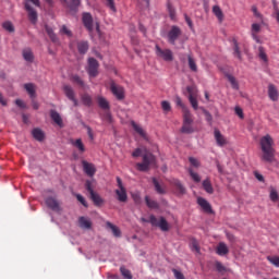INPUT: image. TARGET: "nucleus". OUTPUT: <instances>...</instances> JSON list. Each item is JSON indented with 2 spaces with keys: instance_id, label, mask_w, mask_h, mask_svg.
<instances>
[{
  "instance_id": "obj_1",
  "label": "nucleus",
  "mask_w": 279,
  "mask_h": 279,
  "mask_svg": "<svg viewBox=\"0 0 279 279\" xmlns=\"http://www.w3.org/2000/svg\"><path fill=\"white\" fill-rule=\"evenodd\" d=\"M260 149L263 151L262 160L264 162H274L276 150L274 149V138L267 134L259 141Z\"/></svg>"
},
{
  "instance_id": "obj_2",
  "label": "nucleus",
  "mask_w": 279,
  "mask_h": 279,
  "mask_svg": "<svg viewBox=\"0 0 279 279\" xmlns=\"http://www.w3.org/2000/svg\"><path fill=\"white\" fill-rule=\"evenodd\" d=\"M142 221L144 223H149L154 228H158L161 230V232H169L170 230V226H169V222L167 221V219L165 217H160L159 219L156 218V216L154 215H150L149 216V219H145V218H142Z\"/></svg>"
},
{
  "instance_id": "obj_3",
  "label": "nucleus",
  "mask_w": 279,
  "mask_h": 279,
  "mask_svg": "<svg viewBox=\"0 0 279 279\" xmlns=\"http://www.w3.org/2000/svg\"><path fill=\"white\" fill-rule=\"evenodd\" d=\"M26 2H24V10H26L27 12V16H28V21H31V23L33 25H36V23H38V11H36V9H34L32 7L31 3H33V5H36V8H40V0H25Z\"/></svg>"
},
{
  "instance_id": "obj_4",
  "label": "nucleus",
  "mask_w": 279,
  "mask_h": 279,
  "mask_svg": "<svg viewBox=\"0 0 279 279\" xmlns=\"http://www.w3.org/2000/svg\"><path fill=\"white\" fill-rule=\"evenodd\" d=\"M143 162H137L136 163V169L137 171H149L150 167L153 165H156V156L154 154L146 151L145 154L142 155Z\"/></svg>"
},
{
  "instance_id": "obj_5",
  "label": "nucleus",
  "mask_w": 279,
  "mask_h": 279,
  "mask_svg": "<svg viewBox=\"0 0 279 279\" xmlns=\"http://www.w3.org/2000/svg\"><path fill=\"white\" fill-rule=\"evenodd\" d=\"M182 134H193V114H191V110H185L183 113V125L181 128Z\"/></svg>"
},
{
  "instance_id": "obj_6",
  "label": "nucleus",
  "mask_w": 279,
  "mask_h": 279,
  "mask_svg": "<svg viewBox=\"0 0 279 279\" xmlns=\"http://www.w3.org/2000/svg\"><path fill=\"white\" fill-rule=\"evenodd\" d=\"M155 52L158 58H161L166 62H172L173 61V52L171 49H163L160 48V46H155Z\"/></svg>"
},
{
  "instance_id": "obj_7",
  "label": "nucleus",
  "mask_w": 279,
  "mask_h": 279,
  "mask_svg": "<svg viewBox=\"0 0 279 279\" xmlns=\"http://www.w3.org/2000/svg\"><path fill=\"white\" fill-rule=\"evenodd\" d=\"M181 36H182V29L180 28V26L173 25L171 26L170 32H168L167 34L168 43L170 45H175V41Z\"/></svg>"
},
{
  "instance_id": "obj_8",
  "label": "nucleus",
  "mask_w": 279,
  "mask_h": 279,
  "mask_svg": "<svg viewBox=\"0 0 279 279\" xmlns=\"http://www.w3.org/2000/svg\"><path fill=\"white\" fill-rule=\"evenodd\" d=\"M87 73L89 77H97V75H99V61H97V59H88Z\"/></svg>"
},
{
  "instance_id": "obj_9",
  "label": "nucleus",
  "mask_w": 279,
  "mask_h": 279,
  "mask_svg": "<svg viewBox=\"0 0 279 279\" xmlns=\"http://www.w3.org/2000/svg\"><path fill=\"white\" fill-rule=\"evenodd\" d=\"M110 90L119 101H123V99H125V89L117 85L114 82L110 83Z\"/></svg>"
},
{
  "instance_id": "obj_10",
  "label": "nucleus",
  "mask_w": 279,
  "mask_h": 279,
  "mask_svg": "<svg viewBox=\"0 0 279 279\" xmlns=\"http://www.w3.org/2000/svg\"><path fill=\"white\" fill-rule=\"evenodd\" d=\"M46 206L50 208V210H53L54 213H60V202L53 196L46 198Z\"/></svg>"
},
{
  "instance_id": "obj_11",
  "label": "nucleus",
  "mask_w": 279,
  "mask_h": 279,
  "mask_svg": "<svg viewBox=\"0 0 279 279\" xmlns=\"http://www.w3.org/2000/svg\"><path fill=\"white\" fill-rule=\"evenodd\" d=\"M197 204H198V206H201V208L204 210V213H206L207 215H213V213H214L213 206L210 205V203H208V201H206V198L198 197Z\"/></svg>"
},
{
  "instance_id": "obj_12",
  "label": "nucleus",
  "mask_w": 279,
  "mask_h": 279,
  "mask_svg": "<svg viewBox=\"0 0 279 279\" xmlns=\"http://www.w3.org/2000/svg\"><path fill=\"white\" fill-rule=\"evenodd\" d=\"M83 165V171L86 173V175H88L89 178H93V175H95V173H97V169L95 168V165L83 160L82 161Z\"/></svg>"
},
{
  "instance_id": "obj_13",
  "label": "nucleus",
  "mask_w": 279,
  "mask_h": 279,
  "mask_svg": "<svg viewBox=\"0 0 279 279\" xmlns=\"http://www.w3.org/2000/svg\"><path fill=\"white\" fill-rule=\"evenodd\" d=\"M214 136L218 147H223L228 145V140L226 138V136H223V134H221V131L215 129Z\"/></svg>"
},
{
  "instance_id": "obj_14",
  "label": "nucleus",
  "mask_w": 279,
  "mask_h": 279,
  "mask_svg": "<svg viewBox=\"0 0 279 279\" xmlns=\"http://www.w3.org/2000/svg\"><path fill=\"white\" fill-rule=\"evenodd\" d=\"M78 226L82 230H90V228H93V222L87 217L82 216L78 218Z\"/></svg>"
},
{
  "instance_id": "obj_15",
  "label": "nucleus",
  "mask_w": 279,
  "mask_h": 279,
  "mask_svg": "<svg viewBox=\"0 0 279 279\" xmlns=\"http://www.w3.org/2000/svg\"><path fill=\"white\" fill-rule=\"evenodd\" d=\"M97 104L101 110H110V101L104 96H97Z\"/></svg>"
},
{
  "instance_id": "obj_16",
  "label": "nucleus",
  "mask_w": 279,
  "mask_h": 279,
  "mask_svg": "<svg viewBox=\"0 0 279 279\" xmlns=\"http://www.w3.org/2000/svg\"><path fill=\"white\" fill-rule=\"evenodd\" d=\"M268 97L271 101H278L279 93L274 84L268 85Z\"/></svg>"
},
{
  "instance_id": "obj_17",
  "label": "nucleus",
  "mask_w": 279,
  "mask_h": 279,
  "mask_svg": "<svg viewBox=\"0 0 279 279\" xmlns=\"http://www.w3.org/2000/svg\"><path fill=\"white\" fill-rule=\"evenodd\" d=\"M50 119H52V121L57 125H59V128H64V123L62 122V117L60 116V113H58V111L51 110L50 111Z\"/></svg>"
},
{
  "instance_id": "obj_18",
  "label": "nucleus",
  "mask_w": 279,
  "mask_h": 279,
  "mask_svg": "<svg viewBox=\"0 0 279 279\" xmlns=\"http://www.w3.org/2000/svg\"><path fill=\"white\" fill-rule=\"evenodd\" d=\"M24 89L29 95L31 99H36V85L34 83L24 84Z\"/></svg>"
},
{
  "instance_id": "obj_19",
  "label": "nucleus",
  "mask_w": 279,
  "mask_h": 279,
  "mask_svg": "<svg viewBox=\"0 0 279 279\" xmlns=\"http://www.w3.org/2000/svg\"><path fill=\"white\" fill-rule=\"evenodd\" d=\"M83 24L85 25L86 29H88V32H92V29H93V15H90V13H84L83 14Z\"/></svg>"
},
{
  "instance_id": "obj_20",
  "label": "nucleus",
  "mask_w": 279,
  "mask_h": 279,
  "mask_svg": "<svg viewBox=\"0 0 279 279\" xmlns=\"http://www.w3.org/2000/svg\"><path fill=\"white\" fill-rule=\"evenodd\" d=\"M172 185L174 186L177 191V195H186V187L180 182V180H174L172 182Z\"/></svg>"
},
{
  "instance_id": "obj_21",
  "label": "nucleus",
  "mask_w": 279,
  "mask_h": 279,
  "mask_svg": "<svg viewBox=\"0 0 279 279\" xmlns=\"http://www.w3.org/2000/svg\"><path fill=\"white\" fill-rule=\"evenodd\" d=\"M229 253L230 250L228 248V245H226L223 242H220L216 248V254H218V256H226Z\"/></svg>"
},
{
  "instance_id": "obj_22",
  "label": "nucleus",
  "mask_w": 279,
  "mask_h": 279,
  "mask_svg": "<svg viewBox=\"0 0 279 279\" xmlns=\"http://www.w3.org/2000/svg\"><path fill=\"white\" fill-rule=\"evenodd\" d=\"M22 56L26 62H34V52L32 51V48L23 49Z\"/></svg>"
},
{
  "instance_id": "obj_23",
  "label": "nucleus",
  "mask_w": 279,
  "mask_h": 279,
  "mask_svg": "<svg viewBox=\"0 0 279 279\" xmlns=\"http://www.w3.org/2000/svg\"><path fill=\"white\" fill-rule=\"evenodd\" d=\"M45 29H46V34H48L50 40L52 43H60V39H58V36L56 35V33H53V28H51L49 25H45Z\"/></svg>"
},
{
  "instance_id": "obj_24",
  "label": "nucleus",
  "mask_w": 279,
  "mask_h": 279,
  "mask_svg": "<svg viewBox=\"0 0 279 279\" xmlns=\"http://www.w3.org/2000/svg\"><path fill=\"white\" fill-rule=\"evenodd\" d=\"M89 198L95 206H101V204H104V198H101V196L96 192H92V194H89Z\"/></svg>"
},
{
  "instance_id": "obj_25",
  "label": "nucleus",
  "mask_w": 279,
  "mask_h": 279,
  "mask_svg": "<svg viewBox=\"0 0 279 279\" xmlns=\"http://www.w3.org/2000/svg\"><path fill=\"white\" fill-rule=\"evenodd\" d=\"M116 195L118 197V202H122V203L128 202V191L125 189L116 190Z\"/></svg>"
},
{
  "instance_id": "obj_26",
  "label": "nucleus",
  "mask_w": 279,
  "mask_h": 279,
  "mask_svg": "<svg viewBox=\"0 0 279 279\" xmlns=\"http://www.w3.org/2000/svg\"><path fill=\"white\" fill-rule=\"evenodd\" d=\"M33 137L35 138V141H38L39 143H41V141H45V132H43V130L40 129H34L32 131Z\"/></svg>"
},
{
  "instance_id": "obj_27",
  "label": "nucleus",
  "mask_w": 279,
  "mask_h": 279,
  "mask_svg": "<svg viewBox=\"0 0 279 279\" xmlns=\"http://www.w3.org/2000/svg\"><path fill=\"white\" fill-rule=\"evenodd\" d=\"M63 93L68 99H73L75 97V89L71 85H64L63 86Z\"/></svg>"
},
{
  "instance_id": "obj_28",
  "label": "nucleus",
  "mask_w": 279,
  "mask_h": 279,
  "mask_svg": "<svg viewBox=\"0 0 279 279\" xmlns=\"http://www.w3.org/2000/svg\"><path fill=\"white\" fill-rule=\"evenodd\" d=\"M80 0H71L68 2V4H64L65 8H69L70 12H77V9L80 8Z\"/></svg>"
},
{
  "instance_id": "obj_29",
  "label": "nucleus",
  "mask_w": 279,
  "mask_h": 279,
  "mask_svg": "<svg viewBox=\"0 0 279 279\" xmlns=\"http://www.w3.org/2000/svg\"><path fill=\"white\" fill-rule=\"evenodd\" d=\"M203 189L209 195H213L215 193V189L213 187V183H210V179H206L203 181Z\"/></svg>"
},
{
  "instance_id": "obj_30",
  "label": "nucleus",
  "mask_w": 279,
  "mask_h": 279,
  "mask_svg": "<svg viewBox=\"0 0 279 279\" xmlns=\"http://www.w3.org/2000/svg\"><path fill=\"white\" fill-rule=\"evenodd\" d=\"M81 100L83 106H86L87 108H90V106H93V97L88 94H83L81 96Z\"/></svg>"
},
{
  "instance_id": "obj_31",
  "label": "nucleus",
  "mask_w": 279,
  "mask_h": 279,
  "mask_svg": "<svg viewBox=\"0 0 279 279\" xmlns=\"http://www.w3.org/2000/svg\"><path fill=\"white\" fill-rule=\"evenodd\" d=\"M232 43H233V56L238 58V60H243V57L241 56V48H239V41H236V39H233Z\"/></svg>"
},
{
  "instance_id": "obj_32",
  "label": "nucleus",
  "mask_w": 279,
  "mask_h": 279,
  "mask_svg": "<svg viewBox=\"0 0 279 279\" xmlns=\"http://www.w3.org/2000/svg\"><path fill=\"white\" fill-rule=\"evenodd\" d=\"M187 64L191 71L193 73H197V63L195 62V59L193 58L192 54H187Z\"/></svg>"
},
{
  "instance_id": "obj_33",
  "label": "nucleus",
  "mask_w": 279,
  "mask_h": 279,
  "mask_svg": "<svg viewBox=\"0 0 279 279\" xmlns=\"http://www.w3.org/2000/svg\"><path fill=\"white\" fill-rule=\"evenodd\" d=\"M213 12H214L215 16H217L218 21L220 23H222L223 22V11H221V8L219 5H214Z\"/></svg>"
},
{
  "instance_id": "obj_34",
  "label": "nucleus",
  "mask_w": 279,
  "mask_h": 279,
  "mask_svg": "<svg viewBox=\"0 0 279 279\" xmlns=\"http://www.w3.org/2000/svg\"><path fill=\"white\" fill-rule=\"evenodd\" d=\"M72 145L81 151V154H84L86 151V147L84 146V143L82 142V138H77L76 141L72 142Z\"/></svg>"
},
{
  "instance_id": "obj_35",
  "label": "nucleus",
  "mask_w": 279,
  "mask_h": 279,
  "mask_svg": "<svg viewBox=\"0 0 279 279\" xmlns=\"http://www.w3.org/2000/svg\"><path fill=\"white\" fill-rule=\"evenodd\" d=\"M78 53L84 54L88 51V41H78L77 43Z\"/></svg>"
},
{
  "instance_id": "obj_36",
  "label": "nucleus",
  "mask_w": 279,
  "mask_h": 279,
  "mask_svg": "<svg viewBox=\"0 0 279 279\" xmlns=\"http://www.w3.org/2000/svg\"><path fill=\"white\" fill-rule=\"evenodd\" d=\"M71 82H73V84H77V86H81V88H84L86 86L82 77H80V75L77 74L71 76Z\"/></svg>"
},
{
  "instance_id": "obj_37",
  "label": "nucleus",
  "mask_w": 279,
  "mask_h": 279,
  "mask_svg": "<svg viewBox=\"0 0 279 279\" xmlns=\"http://www.w3.org/2000/svg\"><path fill=\"white\" fill-rule=\"evenodd\" d=\"M227 80H228V82H230L231 87L234 90H239V82L236 81V78L232 74H227Z\"/></svg>"
},
{
  "instance_id": "obj_38",
  "label": "nucleus",
  "mask_w": 279,
  "mask_h": 279,
  "mask_svg": "<svg viewBox=\"0 0 279 279\" xmlns=\"http://www.w3.org/2000/svg\"><path fill=\"white\" fill-rule=\"evenodd\" d=\"M106 225H107V228H110L114 236H121V230L117 226L112 225V222L110 221H108Z\"/></svg>"
},
{
  "instance_id": "obj_39",
  "label": "nucleus",
  "mask_w": 279,
  "mask_h": 279,
  "mask_svg": "<svg viewBox=\"0 0 279 279\" xmlns=\"http://www.w3.org/2000/svg\"><path fill=\"white\" fill-rule=\"evenodd\" d=\"M131 125H132L133 130H135V132L137 134H140V136H142L143 138H145L147 136V134L145 133L143 128H141V125L136 124V122H132Z\"/></svg>"
},
{
  "instance_id": "obj_40",
  "label": "nucleus",
  "mask_w": 279,
  "mask_h": 279,
  "mask_svg": "<svg viewBox=\"0 0 279 279\" xmlns=\"http://www.w3.org/2000/svg\"><path fill=\"white\" fill-rule=\"evenodd\" d=\"M145 203L151 209H158L160 207L158 202L150 199L149 196H145Z\"/></svg>"
},
{
  "instance_id": "obj_41",
  "label": "nucleus",
  "mask_w": 279,
  "mask_h": 279,
  "mask_svg": "<svg viewBox=\"0 0 279 279\" xmlns=\"http://www.w3.org/2000/svg\"><path fill=\"white\" fill-rule=\"evenodd\" d=\"M153 184L155 186V191L159 193V195H165V189L160 186V183H158V180H156V178L153 179Z\"/></svg>"
},
{
  "instance_id": "obj_42",
  "label": "nucleus",
  "mask_w": 279,
  "mask_h": 279,
  "mask_svg": "<svg viewBox=\"0 0 279 279\" xmlns=\"http://www.w3.org/2000/svg\"><path fill=\"white\" fill-rule=\"evenodd\" d=\"M175 104H177V106H179V108H182L183 114H186V110H189V108H186V105H184V102L182 101V98H180V96L175 97Z\"/></svg>"
},
{
  "instance_id": "obj_43",
  "label": "nucleus",
  "mask_w": 279,
  "mask_h": 279,
  "mask_svg": "<svg viewBox=\"0 0 279 279\" xmlns=\"http://www.w3.org/2000/svg\"><path fill=\"white\" fill-rule=\"evenodd\" d=\"M186 90L189 93L187 97H197V87L195 85L187 86Z\"/></svg>"
},
{
  "instance_id": "obj_44",
  "label": "nucleus",
  "mask_w": 279,
  "mask_h": 279,
  "mask_svg": "<svg viewBox=\"0 0 279 279\" xmlns=\"http://www.w3.org/2000/svg\"><path fill=\"white\" fill-rule=\"evenodd\" d=\"M2 27L3 29H5L7 32H10V34L14 33V25L12 24V22L7 21L2 23Z\"/></svg>"
},
{
  "instance_id": "obj_45",
  "label": "nucleus",
  "mask_w": 279,
  "mask_h": 279,
  "mask_svg": "<svg viewBox=\"0 0 279 279\" xmlns=\"http://www.w3.org/2000/svg\"><path fill=\"white\" fill-rule=\"evenodd\" d=\"M215 268L218 271V274H226L228 271V269L226 268V266H223V264H221V262H216Z\"/></svg>"
},
{
  "instance_id": "obj_46",
  "label": "nucleus",
  "mask_w": 279,
  "mask_h": 279,
  "mask_svg": "<svg viewBox=\"0 0 279 279\" xmlns=\"http://www.w3.org/2000/svg\"><path fill=\"white\" fill-rule=\"evenodd\" d=\"M60 34L68 36V38H72L73 37V33L71 32V29H69L66 27V25H62L60 28Z\"/></svg>"
},
{
  "instance_id": "obj_47",
  "label": "nucleus",
  "mask_w": 279,
  "mask_h": 279,
  "mask_svg": "<svg viewBox=\"0 0 279 279\" xmlns=\"http://www.w3.org/2000/svg\"><path fill=\"white\" fill-rule=\"evenodd\" d=\"M267 260L270 263V265H274V267L279 268V256H267Z\"/></svg>"
},
{
  "instance_id": "obj_48",
  "label": "nucleus",
  "mask_w": 279,
  "mask_h": 279,
  "mask_svg": "<svg viewBox=\"0 0 279 279\" xmlns=\"http://www.w3.org/2000/svg\"><path fill=\"white\" fill-rule=\"evenodd\" d=\"M193 110H198L199 108V105L197 102V96H194V97H187Z\"/></svg>"
},
{
  "instance_id": "obj_49",
  "label": "nucleus",
  "mask_w": 279,
  "mask_h": 279,
  "mask_svg": "<svg viewBox=\"0 0 279 279\" xmlns=\"http://www.w3.org/2000/svg\"><path fill=\"white\" fill-rule=\"evenodd\" d=\"M120 271L124 279H132V272L128 268L121 267Z\"/></svg>"
},
{
  "instance_id": "obj_50",
  "label": "nucleus",
  "mask_w": 279,
  "mask_h": 279,
  "mask_svg": "<svg viewBox=\"0 0 279 279\" xmlns=\"http://www.w3.org/2000/svg\"><path fill=\"white\" fill-rule=\"evenodd\" d=\"M258 56L260 60H263L264 62H268L267 53L265 52V48H263V46L258 48Z\"/></svg>"
},
{
  "instance_id": "obj_51",
  "label": "nucleus",
  "mask_w": 279,
  "mask_h": 279,
  "mask_svg": "<svg viewBox=\"0 0 279 279\" xmlns=\"http://www.w3.org/2000/svg\"><path fill=\"white\" fill-rule=\"evenodd\" d=\"M191 248H192V252H197V254H199V243L197 242V240L192 239Z\"/></svg>"
},
{
  "instance_id": "obj_52",
  "label": "nucleus",
  "mask_w": 279,
  "mask_h": 279,
  "mask_svg": "<svg viewBox=\"0 0 279 279\" xmlns=\"http://www.w3.org/2000/svg\"><path fill=\"white\" fill-rule=\"evenodd\" d=\"M189 173L195 182H202V178L199 177L198 173L194 172L193 169H189Z\"/></svg>"
},
{
  "instance_id": "obj_53",
  "label": "nucleus",
  "mask_w": 279,
  "mask_h": 279,
  "mask_svg": "<svg viewBox=\"0 0 279 279\" xmlns=\"http://www.w3.org/2000/svg\"><path fill=\"white\" fill-rule=\"evenodd\" d=\"M106 1V5L108 9L111 10V12H117V7L114 4V0H105Z\"/></svg>"
},
{
  "instance_id": "obj_54",
  "label": "nucleus",
  "mask_w": 279,
  "mask_h": 279,
  "mask_svg": "<svg viewBox=\"0 0 279 279\" xmlns=\"http://www.w3.org/2000/svg\"><path fill=\"white\" fill-rule=\"evenodd\" d=\"M85 189H86V191L89 193V195L93 194V193H95V190H93V181L87 180V181L85 182Z\"/></svg>"
},
{
  "instance_id": "obj_55",
  "label": "nucleus",
  "mask_w": 279,
  "mask_h": 279,
  "mask_svg": "<svg viewBox=\"0 0 279 279\" xmlns=\"http://www.w3.org/2000/svg\"><path fill=\"white\" fill-rule=\"evenodd\" d=\"M76 199L77 202H80V204H82V206L88 208V203L86 202V198H84V196H82L81 194H76Z\"/></svg>"
},
{
  "instance_id": "obj_56",
  "label": "nucleus",
  "mask_w": 279,
  "mask_h": 279,
  "mask_svg": "<svg viewBox=\"0 0 279 279\" xmlns=\"http://www.w3.org/2000/svg\"><path fill=\"white\" fill-rule=\"evenodd\" d=\"M102 119L108 121V123L112 121V114L110 113V110H104Z\"/></svg>"
},
{
  "instance_id": "obj_57",
  "label": "nucleus",
  "mask_w": 279,
  "mask_h": 279,
  "mask_svg": "<svg viewBox=\"0 0 279 279\" xmlns=\"http://www.w3.org/2000/svg\"><path fill=\"white\" fill-rule=\"evenodd\" d=\"M161 108L165 112H170L171 111V104H169V101L163 100L161 102Z\"/></svg>"
},
{
  "instance_id": "obj_58",
  "label": "nucleus",
  "mask_w": 279,
  "mask_h": 279,
  "mask_svg": "<svg viewBox=\"0 0 279 279\" xmlns=\"http://www.w3.org/2000/svg\"><path fill=\"white\" fill-rule=\"evenodd\" d=\"M272 16L276 19L277 23H279V8L278 4H276V1L274 2V14Z\"/></svg>"
},
{
  "instance_id": "obj_59",
  "label": "nucleus",
  "mask_w": 279,
  "mask_h": 279,
  "mask_svg": "<svg viewBox=\"0 0 279 279\" xmlns=\"http://www.w3.org/2000/svg\"><path fill=\"white\" fill-rule=\"evenodd\" d=\"M189 162L192 165V167H195L196 169L201 166L199 160H197L195 157H190Z\"/></svg>"
},
{
  "instance_id": "obj_60",
  "label": "nucleus",
  "mask_w": 279,
  "mask_h": 279,
  "mask_svg": "<svg viewBox=\"0 0 279 279\" xmlns=\"http://www.w3.org/2000/svg\"><path fill=\"white\" fill-rule=\"evenodd\" d=\"M270 199L271 202H278V192L276 190L270 191Z\"/></svg>"
},
{
  "instance_id": "obj_61",
  "label": "nucleus",
  "mask_w": 279,
  "mask_h": 279,
  "mask_svg": "<svg viewBox=\"0 0 279 279\" xmlns=\"http://www.w3.org/2000/svg\"><path fill=\"white\" fill-rule=\"evenodd\" d=\"M172 271H173L174 278L184 279V274H182L180 270L173 269Z\"/></svg>"
},
{
  "instance_id": "obj_62",
  "label": "nucleus",
  "mask_w": 279,
  "mask_h": 279,
  "mask_svg": "<svg viewBox=\"0 0 279 279\" xmlns=\"http://www.w3.org/2000/svg\"><path fill=\"white\" fill-rule=\"evenodd\" d=\"M133 158H138L141 156H143V149L141 148H136L133 153H132Z\"/></svg>"
},
{
  "instance_id": "obj_63",
  "label": "nucleus",
  "mask_w": 279,
  "mask_h": 279,
  "mask_svg": "<svg viewBox=\"0 0 279 279\" xmlns=\"http://www.w3.org/2000/svg\"><path fill=\"white\" fill-rule=\"evenodd\" d=\"M252 32H254L255 34H258V32H260V25L259 24H253L252 25Z\"/></svg>"
},
{
  "instance_id": "obj_64",
  "label": "nucleus",
  "mask_w": 279,
  "mask_h": 279,
  "mask_svg": "<svg viewBox=\"0 0 279 279\" xmlns=\"http://www.w3.org/2000/svg\"><path fill=\"white\" fill-rule=\"evenodd\" d=\"M235 114H238L240 119H243V109H241V107H235Z\"/></svg>"
}]
</instances>
